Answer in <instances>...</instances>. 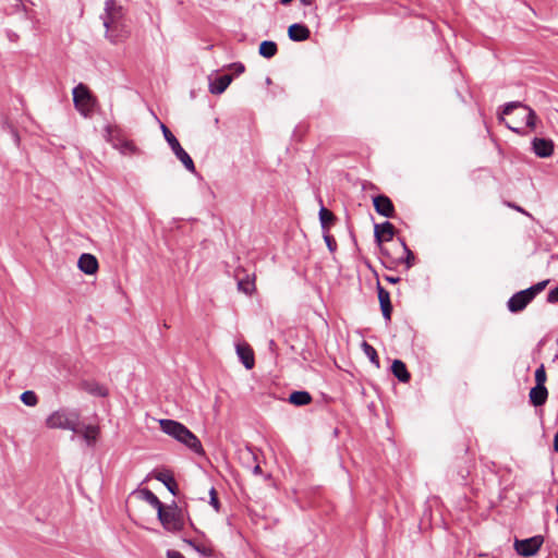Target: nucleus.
I'll return each mask as SVG.
<instances>
[{
	"label": "nucleus",
	"mask_w": 558,
	"mask_h": 558,
	"mask_svg": "<svg viewBox=\"0 0 558 558\" xmlns=\"http://www.w3.org/2000/svg\"><path fill=\"white\" fill-rule=\"evenodd\" d=\"M159 426L165 434L185 445L194 453L198 456L205 454V450L198 437L184 424L170 418H161L159 420Z\"/></svg>",
	"instance_id": "obj_1"
},
{
	"label": "nucleus",
	"mask_w": 558,
	"mask_h": 558,
	"mask_svg": "<svg viewBox=\"0 0 558 558\" xmlns=\"http://www.w3.org/2000/svg\"><path fill=\"white\" fill-rule=\"evenodd\" d=\"M81 413L76 409L60 408L46 418V426L51 429H64L80 433Z\"/></svg>",
	"instance_id": "obj_2"
},
{
	"label": "nucleus",
	"mask_w": 558,
	"mask_h": 558,
	"mask_svg": "<svg viewBox=\"0 0 558 558\" xmlns=\"http://www.w3.org/2000/svg\"><path fill=\"white\" fill-rule=\"evenodd\" d=\"M519 108H521L525 111V116H524L525 125L532 130L535 129L536 120H537V116H536L535 111L531 107L522 104L521 101H510V102L505 104L502 107H500L498 110V121L500 123H504L506 125V128H508L512 132L520 134V135H524V134H526L524 129H522L520 126H513L505 119V116H509L510 113H512V111L514 109H519Z\"/></svg>",
	"instance_id": "obj_3"
},
{
	"label": "nucleus",
	"mask_w": 558,
	"mask_h": 558,
	"mask_svg": "<svg viewBox=\"0 0 558 558\" xmlns=\"http://www.w3.org/2000/svg\"><path fill=\"white\" fill-rule=\"evenodd\" d=\"M122 7L117 3V0H106L100 19L106 28V38L113 44L118 43V36L113 34V27L122 19Z\"/></svg>",
	"instance_id": "obj_4"
},
{
	"label": "nucleus",
	"mask_w": 558,
	"mask_h": 558,
	"mask_svg": "<svg viewBox=\"0 0 558 558\" xmlns=\"http://www.w3.org/2000/svg\"><path fill=\"white\" fill-rule=\"evenodd\" d=\"M399 244L397 245V250H402L403 255L395 256L390 252V248H383V256L385 260H383V265L388 269H395L398 265L405 264V268L410 269L414 265L415 256L413 252L409 248L403 238H398Z\"/></svg>",
	"instance_id": "obj_5"
},
{
	"label": "nucleus",
	"mask_w": 558,
	"mask_h": 558,
	"mask_svg": "<svg viewBox=\"0 0 558 558\" xmlns=\"http://www.w3.org/2000/svg\"><path fill=\"white\" fill-rule=\"evenodd\" d=\"M160 129L162 131L163 137L171 150L175 155V157L182 162L184 168L191 173L196 172V168L191 156L183 149L178 138L172 134L167 125L160 123Z\"/></svg>",
	"instance_id": "obj_6"
},
{
	"label": "nucleus",
	"mask_w": 558,
	"mask_h": 558,
	"mask_svg": "<svg viewBox=\"0 0 558 558\" xmlns=\"http://www.w3.org/2000/svg\"><path fill=\"white\" fill-rule=\"evenodd\" d=\"M157 517L163 529L169 532H179L183 529V521L178 512V505L172 500L166 510L165 505L157 510Z\"/></svg>",
	"instance_id": "obj_7"
},
{
	"label": "nucleus",
	"mask_w": 558,
	"mask_h": 558,
	"mask_svg": "<svg viewBox=\"0 0 558 558\" xmlns=\"http://www.w3.org/2000/svg\"><path fill=\"white\" fill-rule=\"evenodd\" d=\"M75 108L85 117L92 111L94 97L88 87L82 83L76 85L72 92Z\"/></svg>",
	"instance_id": "obj_8"
},
{
	"label": "nucleus",
	"mask_w": 558,
	"mask_h": 558,
	"mask_svg": "<svg viewBox=\"0 0 558 558\" xmlns=\"http://www.w3.org/2000/svg\"><path fill=\"white\" fill-rule=\"evenodd\" d=\"M544 543V537L542 535H534L524 539H514V550L519 556L522 557H533L541 549Z\"/></svg>",
	"instance_id": "obj_9"
},
{
	"label": "nucleus",
	"mask_w": 558,
	"mask_h": 558,
	"mask_svg": "<svg viewBox=\"0 0 558 558\" xmlns=\"http://www.w3.org/2000/svg\"><path fill=\"white\" fill-rule=\"evenodd\" d=\"M396 227L390 221H384L381 223H375L374 226V241L379 248L380 254L383 255V248H388L384 246L385 242H390L396 235Z\"/></svg>",
	"instance_id": "obj_10"
},
{
	"label": "nucleus",
	"mask_w": 558,
	"mask_h": 558,
	"mask_svg": "<svg viewBox=\"0 0 558 558\" xmlns=\"http://www.w3.org/2000/svg\"><path fill=\"white\" fill-rule=\"evenodd\" d=\"M533 298L526 289L515 292L507 302V308L510 313L517 314L522 312Z\"/></svg>",
	"instance_id": "obj_11"
},
{
	"label": "nucleus",
	"mask_w": 558,
	"mask_h": 558,
	"mask_svg": "<svg viewBox=\"0 0 558 558\" xmlns=\"http://www.w3.org/2000/svg\"><path fill=\"white\" fill-rule=\"evenodd\" d=\"M373 206L375 211L385 217V218H393L396 214L395 205L392 201L384 194H379L373 197Z\"/></svg>",
	"instance_id": "obj_12"
},
{
	"label": "nucleus",
	"mask_w": 558,
	"mask_h": 558,
	"mask_svg": "<svg viewBox=\"0 0 558 558\" xmlns=\"http://www.w3.org/2000/svg\"><path fill=\"white\" fill-rule=\"evenodd\" d=\"M532 151L538 158H548L553 155L555 144L550 138L546 137H534L531 142Z\"/></svg>",
	"instance_id": "obj_13"
},
{
	"label": "nucleus",
	"mask_w": 558,
	"mask_h": 558,
	"mask_svg": "<svg viewBox=\"0 0 558 558\" xmlns=\"http://www.w3.org/2000/svg\"><path fill=\"white\" fill-rule=\"evenodd\" d=\"M377 295L379 301L380 311L386 323H390L392 314V304L390 301V293L380 283H377Z\"/></svg>",
	"instance_id": "obj_14"
},
{
	"label": "nucleus",
	"mask_w": 558,
	"mask_h": 558,
	"mask_svg": "<svg viewBox=\"0 0 558 558\" xmlns=\"http://www.w3.org/2000/svg\"><path fill=\"white\" fill-rule=\"evenodd\" d=\"M77 267L86 275H94L97 272L99 264L93 254L83 253L78 258Z\"/></svg>",
	"instance_id": "obj_15"
},
{
	"label": "nucleus",
	"mask_w": 558,
	"mask_h": 558,
	"mask_svg": "<svg viewBox=\"0 0 558 558\" xmlns=\"http://www.w3.org/2000/svg\"><path fill=\"white\" fill-rule=\"evenodd\" d=\"M311 36L310 28L302 23H293L288 28V37L292 41H304Z\"/></svg>",
	"instance_id": "obj_16"
},
{
	"label": "nucleus",
	"mask_w": 558,
	"mask_h": 558,
	"mask_svg": "<svg viewBox=\"0 0 558 558\" xmlns=\"http://www.w3.org/2000/svg\"><path fill=\"white\" fill-rule=\"evenodd\" d=\"M548 399V390L546 386H534L531 388L529 392V401L530 403L535 407H542L546 403Z\"/></svg>",
	"instance_id": "obj_17"
},
{
	"label": "nucleus",
	"mask_w": 558,
	"mask_h": 558,
	"mask_svg": "<svg viewBox=\"0 0 558 558\" xmlns=\"http://www.w3.org/2000/svg\"><path fill=\"white\" fill-rule=\"evenodd\" d=\"M233 76L231 74H222L209 81V92L213 95L222 94L231 84Z\"/></svg>",
	"instance_id": "obj_18"
},
{
	"label": "nucleus",
	"mask_w": 558,
	"mask_h": 558,
	"mask_svg": "<svg viewBox=\"0 0 558 558\" xmlns=\"http://www.w3.org/2000/svg\"><path fill=\"white\" fill-rule=\"evenodd\" d=\"M154 477L161 482L173 496L179 494V487L173 474L170 471L155 472Z\"/></svg>",
	"instance_id": "obj_19"
},
{
	"label": "nucleus",
	"mask_w": 558,
	"mask_h": 558,
	"mask_svg": "<svg viewBox=\"0 0 558 558\" xmlns=\"http://www.w3.org/2000/svg\"><path fill=\"white\" fill-rule=\"evenodd\" d=\"M236 354L246 369H252L255 365L254 352L247 344H238Z\"/></svg>",
	"instance_id": "obj_20"
},
{
	"label": "nucleus",
	"mask_w": 558,
	"mask_h": 558,
	"mask_svg": "<svg viewBox=\"0 0 558 558\" xmlns=\"http://www.w3.org/2000/svg\"><path fill=\"white\" fill-rule=\"evenodd\" d=\"M319 203H320V208H319V213H318V218H319L320 227H322L323 232H328L330 227L332 225H335L337 217L333 215V213L328 210L323 205L322 199H319Z\"/></svg>",
	"instance_id": "obj_21"
},
{
	"label": "nucleus",
	"mask_w": 558,
	"mask_h": 558,
	"mask_svg": "<svg viewBox=\"0 0 558 558\" xmlns=\"http://www.w3.org/2000/svg\"><path fill=\"white\" fill-rule=\"evenodd\" d=\"M391 373L393 376L401 383H408L411 378V375L407 368V365L401 360H393L391 364Z\"/></svg>",
	"instance_id": "obj_22"
},
{
	"label": "nucleus",
	"mask_w": 558,
	"mask_h": 558,
	"mask_svg": "<svg viewBox=\"0 0 558 558\" xmlns=\"http://www.w3.org/2000/svg\"><path fill=\"white\" fill-rule=\"evenodd\" d=\"M313 398L308 391L295 390L289 395L288 401L296 407L307 405L312 402Z\"/></svg>",
	"instance_id": "obj_23"
},
{
	"label": "nucleus",
	"mask_w": 558,
	"mask_h": 558,
	"mask_svg": "<svg viewBox=\"0 0 558 558\" xmlns=\"http://www.w3.org/2000/svg\"><path fill=\"white\" fill-rule=\"evenodd\" d=\"M278 52V46L275 41L272 40H264L259 44V47H258V53L266 58V59H270L272 57H275Z\"/></svg>",
	"instance_id": "obj_24"
},
{
	"label": "nucleus",
	"mask_w": 558,
	"mask_h": 558,
	"mask_svg": "<svg viewBox=\"0 0 558 558\" xmlns=\"http://www.w3.org/2000/svg\"><path fill=\"white\" fill-rule=\"evenodd\" d=\"M361 347H362V350H363L364 354L369 359L371 363L375 367L379 368L380 367V361H379V356L377 354L376 349L373 345H371L368 342H366V341H363Z\"/></svg>",
	"instance_id": "obj_25"
},
{
	"label": "nucleus",
	"mask_w": 558,
	"mask_h": 558,
	"mask_svg": "<svg viewBox=\"0 0 558 558\" xmlns=\"http://www.w3.org/2000/svg\"><path fill=\"white\" fill-rule=\"evenodd\" d=\"M84 429L82 430L80 428V433L82 435V438L86 441L88 446H92L95 444L97 438L98 429L95 426L92 425H83Z\"/></svg>",
	"instance_id": "obj_26"
},
{
	"label": "nucleus",
	"mask_w": 558,
	"mask_h": 558,
	"mask_svg": "<svg viewBox=\"0 0 558 558\" xmlns=\"http://www.w3.org/2000/svg\"><path fill=\"white\" fill-rule=\"evenodd\" d=\"M142 498L149 504L153 508L158 510L163 504L159 500V498L148 488H144L141 490Z\"/></svg>",
	"instance_id": "obj_27"
},
{
	"label": "nucleus",
	"mask_w": 558,
	"mask_h": 558,
	"mask_svg": "<svg viewBox=\"0 0 558 558\" xmlns=\"http://www.w3.org/2000/svg\"><path fill=\"white\" fill-rule=\"evenodd\" d=\"M20 399L27 407H35L38 403V397L32 390H26L22 392Z\"/></svg>",
	"instance_id": "obj_28"
},
{
	"label": "nucleus",
	"mask_w": 558,
	"mask_h": 558,
	"mask_svg": "<svg viewBox=\"0 0 558 558\" xmlns=\"http://www.w3.org/2000/svg\"><path fill=\"white\" fill-rule=\"evenodd\" d=\"M549 283V280L546 279V280H543V281H539L533 286H531L530 288H527L526 290L529 291V293L531 294V296L533 298V300L535 299V296L541 293L546 287L547 284Z\"/></svg>",
	"instance_id": "obj_29"
},
{
	"label": "nucleus",
	"mask_w": 558,
	"mask_h": 558,
	"mask_svg": "<svg viewBox=\"0 0 558 558\" xmlns=\"http://www.w3.org/2000/svg\"><path fill=\"white\" fill-rule=\"evenodd\" d=\"M535 386H545L547 376L544 364H541L539 367L536 368L535 374Z\"/></svg>",
	"instance_id": "obj_30"
},
{
	"label": "nucleus",
	"mask_w": 558,
	"mask_h": 558,
	"mask_svg": "<svg viewBox=\"0 0 558 558\" xmlns=\"http://www.w3.org/2000/svg\"><path fill=\"white\" fill-rule=\"evenodd\" d=\"M323 238H324V241H325L329 252L335 253L337 251V242H336L335 238L331 234H329V231L323 232Z\"/></svg>",
	"instance_id": "obj_31"
},
{
	"label": "nucleus",
	"mask_w": 558,
	"mask_h": 558,
	"mask_svg": "<svg viewBox=\"0 0 558 558\" xmlns=\"http://www.w3.org/2000/svg\"><path fill=\"white\" fill-rule=\"evenodd\" d=\"M209 496V505L218 512L220 510V501L218 499L217 492L214 487L210 488Z\"/></svg>",
	"instance_id": "obj_32"
},
{
	"label": "nucleus",
	"mask_w": 558,
	"mask_h": 558,
	"mask_svg": "<svg viewBox=\"0 0 558 558\" xmlns=\"http://www.w3.org/2000/svg\"><path fill=\"white\" fill-rule=\"evenodd\" d=\"M238 288L240 291H243L246 294H251L252 291L255 289L253 281H239Z\"/></svg>",
	"instance_id": "obj_33"
},
{
	"label": "nucleus",
	"mask_w": 558,
	"mask_h": 558,
	"mask_svg": "<svg viewBox=\"0 0 558 558\" xmlns=\"http://www.w3.org/2000/svg\"><path fill=\"white\" fill-rule=\"evenodd\" d=\"M120 149H121L122 154H126V153L132 154L135 151L136 148L132 142L124 141V142H122Z\"/></svg>",
	"instance_id": "obj_34"
},
{
	"label": "nucleus",
	"mask_w": 558,
	"mask_h": 558,
	"mask_svg": "<svg viewBox=\"0 0 558 558\" xmlns=\"http://www.w3.org/2000/svg\"><path fill=\"white\" fill-rule=\"evenodd\" d=\"M547 302L553 304L558 302V286L549 290L547 293Z\"/></svg>",
	"instance_id": "obj_35"
},
{
	"label": "nucleus",
	"mask_w": 558,
	"mask_h": 558,
	"mask_svg": "<svg viewBox=\"0 0 558 558\" xmlns=\"http://www.w3.org/2000/svg\"><path fill=\"white\" fill-rule=\"evenodd\" d=\"M235 73V75H240L245 71V65L242 62H233L229 65Z\"/></svg>",
	"instance_id": "obj_36"
},
{
	"label": "nucleus",
	"mask_w": 558,
	"mask_h": 558,
	"mask_svg": "<svg viewBox=\"0 0 558 558\" xmlns=\"http://www.w3.org/2000/svg\"><path fill=\"white\" fill-rule=\"evenodd\" d=\"M191 546H193L195 548V550H197L198 553L203 554V555H206V556H209L210 555V550H207L205 547H202V546H198L196 545L193 541H186Z\"/></svg>",
	"instance_id": "obj_37"
},
{
	"label": "nucleus",
	"mask_w": 558,
	"mask_h": 558,
	"mask_svg": "<svg viewBox=\"0 0 558 558\" xmlns=\"http://www.w3.org/2000/svg\"><path fill=\"white\" fill-rule=\"evenodd\" d=\"M167 558H184V556L178 550L169 549L167 551Z\"/></svg>",
	"instance_id": "obj_38"
},
{
	"label": "nucleus",
	"mask_w": 558,
	"mask_h": 558,
	"mask_svg": "<svg viewBox=\"0 0 558 558\" xmlns=\"http://www.w3.org/2000/svg\"><path fill=\"white\" fill-rule=\"evenodd\" d=\"M7 37L10 41H16L19 39V35L11 29L7 31Z\"/></svg>",
	"instance_id": "obj_39"
},
{
	"label": "nucleus",
	"mask_w": 558,
	"mask_h": 558,
	"mask_svg": "<svg viewBox=\"0 0 558 558\" xmlns=\"http://www.w3.org/2000/svg\"><path fill=\"white\" fill-rule=\"evenodd\" d=\"M384 279L391 284H396L401 280L400 277H393L388 275L384 276Z\"/></svg>",
	"instance_id": "obj_40"
},
{
	"label": "nucleus",
	"mask_w": 558,
	"mask_h": 558,
	"mask_svg": "<svg viewBox=\"0 0 558 558\" xmlns=\"http://www.w3.org/2000/svg\"><path fill=\"white\" fill-rule=\"evenodd\" d=\"M553 451L554 452H558V432L554 436Z\"/></svg>",
	"instance_id": "obj_41"
},
{
	"label": "nucleus",
	"mask_w": 558,
	"mask_h": 558,
	"mask_svg": "<svg viewBox=\"0 0 558 558\" xmlns=\"http://www.w3.org/2000/svg\"><path fill=\"white\" fill-rule=\"evenodd\" d=\"M96 393L100 397H105L107 396V389L102 388V387H99L97 390H96Z\"/></svg>",
	"instance_id": "obj_42"
},
{
	"label": "nucleus",
	"mask_w": 558,
	"mask_h": 558,
	"mask_svg": "<svg viewBox=\"0 0 558 558\" xmlns=\"http://www.w3.org/2000/svg\"><path fill=\"white\" fill-rule=\"evenodd\" d=\"M253 473L254 474H262L263 471H262V468L259 464H256L254 468H253Z\"/></svg>",
	"instance_id": "obj_43"
},
{
	"label": "nucleus",
	"mask_w": 558,
	"mask_h": 558,
	"mask_svg": "<svg viewBox=\"0 0 558 558\" xmlns=\"http://www.w3.org/2000/svg\"><path fill=\"white\" fill-rule=\"evenodd\" d=\"M315 0H300L303 5H312Z\"/></svg>",
	"instance_id": "obj_44"
},
{
	"label": "nucleus",
	"mask_w": 558,
	"mask_h": 558,
	"mask_svg": "<svg viewBox=\"0 0 558 558\" xmlns=\"http://www.w3.org/2000/svg\"><path fill=\"white\" fill-rule=\"evenodd\" d=\"M510 207L514 208L515 210L518 211H521V213H524V210L520 207V206H517L514 204H509Z\"/></svg>",
	"instance_id": "obj_45"
},
{
	"label": "nucleus",
	"mask_w": 558,
	"mask_h": 558,
	"mask_svg": "<svg viewBox=\"0 0 558 558\" xmlns=\"http://www.w3.org/2000/svg\"><path fill=\"white\" fill-rule=\"evenodd\" d=\"M293 0H279V2L282 4V5H287L289 3H291Z\"/></svg>",
	"instance_id": "obj_46"
},
{
	"label": "nucleus",
	"mask_w": 558,
	"mask_h": 558,
	"mask_svg": "<svg viewBox=\"0 0 558 558\" xmlns=\"http://www.w3.org/2000/svg\"><path fill=\"white\" fill-rule=\"evenodd\" d=\"M269 347H270V349H272L274 347H276V342L274 340H270L269 341Z\"/></svg>",
	"instance_id": "obj_47"
},
{
	"label": "nucleus",
	"mask_w": 558,
	"mask_h": 558,
	"mask_svg": "<svg viewBox=\"0 0 558 558\" xmlns=\"http://www.w3.org/2000/svg\"><path fill=\"white\" fill-rule=\"evenodd\" d=\"M266 83H267V84H270V83H271V80H270L269 77H267Z\"/></svg>",
	"instance_id": "obj_48"
},
{
	"label": "nucleus",
	"mask_w": 558,
	"mask_h": 558,
	"mask_svg": "<svg viewBox=\"0 0 558 558\" xmlns=\"http://www.w3.org/2000/svg\"><path fill=\"white\" fill-rule=\"evenodd\" d=\"M557 344H558V337H557V340H556Z\"/></svg>",
	"instance_id": "obj_49"
}]
</instances>
